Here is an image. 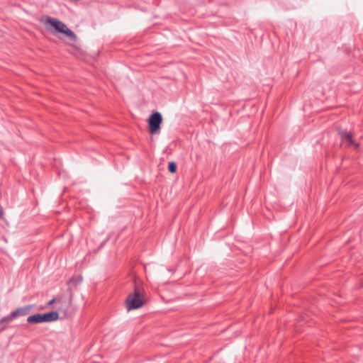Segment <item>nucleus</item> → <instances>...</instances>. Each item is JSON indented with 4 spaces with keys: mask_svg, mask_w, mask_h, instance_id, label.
<instances>
[{
    "mask_svg": "<svg viewBox=\"0 0 363 363\" xmlns=\"http://www.w3.org/2000/svg\"><path fill=\"white\" fill-rule=\"evenodd\" d=\"M27 322L29 323H35V324L41 323H42L41 313H37V314H34L33 315H30L27 318Z\"/></svg>",
    "mask_w": 363,
    "mask_h": 363,
    "instance_id": "0eeeda50",
    "label": "nucleus"
},
{
    "mask_svg": "<svg viewBox=\"0 0 363 363\" xmlns=\"http://www.w3.org/2000/svg\"><path fill=\"white\" fill-rule=\"evenodd\" d=\"M42 323H50L59 319V314L57 311L41 314Z\"/></svg>",
    "mask_w": 363,
    "mask_h": 363,
    "instance_id": "39448f33",
    "label": "nucleus"
},
{
    "mask_svg": "<svg viewBox=\"0 0 363 363\" xmlns=\"http://www.w3.org/2000/svg\"><path fill=\"white\" fill-rule=\"evenodd\" d=\"M82 281V278L81 277H72L69 279V284H72L73 282H75L76 284H77L78 283L81 282Z\"/></svg>",
    "mask_w": 363,
    "mask_h": 363,
    "instance_id": "1a4fd4ad",
    "label": "nucleus"
},
{
    "mask_svg": "<svg viewBox=\"0 0 363 363\" xmlns=\"http://www.w3.org/2000/svg\"><path fill=\"white\" fill-rule=\"evenodd\" d=\"M61 302V299L60 298H52V300H50L48 303V306H50L52 304H53L54 303H59Z\"/></svg>",
    "mask_w": 363,
    "mask_h": 363,
    "instance_id": "9d476101",
    "label": "nucleus"
},
{
    "mask_svg": "<svg viewBox=\"0 0 363 363\" xmlns=\"http://www.w3.org/2000/svg\"><path fill=\"white\" fill-rule=\"evenodd\" d=\"M339 135L341 136L342 139L346 142H347L350 145H355L357 148L359 147V144L356 143L352 139V135L351 133H348L346 130H338Z\"/></svg>",
    "mask_w": 363,
    "mask_h": 363,
    "instance_id": "423d86ee",
    "label": "nucleus"
},
{
    "mask_svg": "<svg viewBox=\"0 0 363 363\" xmlns=\"http://www.w3.org/2000/svg\"><path fill=\"white\" fill-rule=\"evenodd\" d=\"M144 303L143 291L135 284L134 292L130 294L126 298V308L128 311L137 309L142 307Z\"/></svg>",
    "mask_w": 363,
    "mask_h": 363,
    "instance_id": "f257e3e1",
    "label": "nucleus"
},
{
    "mask_svg": "<svg viewBox=\"0 0 363 363\" xmlns=\"http://www.w3.org/2000/svg\"><path fill=\"white\" fill-rule=\"evenodd\" d=\"M47 23L53 26L58 32L67 35L71 40H76L77 36L75 33L69 29L67 26L62 21L51 17H48L47 19Z\"/></svg>",
    "mask_w": 363,
    "mask_h": 363,
    "instance_id": "7ed1b4c3",
    "label": "nucleus"
},
{
    "mask_svg": "<svg viewBox=\"0 0 363 363\" xmlns=\"http://www.w3.org/2000/svg\"><path fill=\"white\" fill-rule=\"evenodd\" d=\"M168 170L171 173H174L177 171V164L174 162H170L168 164Z\"/></svg>",
    "mask_w": 363,
    "mask_h": 363,
    "instance_id": "6e6552de",
    "label": "nucleus"
},
{
    "mask_svg": "<svg viewBox=\"0 0 363 363\" xmlns=\"http://www.w3.org/2000/svg\"><path fill=\"white\" fill-rule=\"evenodd\" d=\"M162 122V116L160 113L155 112L149 118L148 125L152 134L156 133L160 128Z\"/></svg>",
    "mask_w": 363,
    "mask_h": 363,
    "instance_id": "20e7f679",
    "label": "nucleus"
},
{
    "mask_svg": "<svg viewBox=\"0 0 363 363\" xmlns=\"http://www.w3.org/2000/svg\"><path fill=\"white\" fill-rule=\"evenodd\" d=\"M0 218H4V211L2 208H0Z\"/></svg>",
    "mask_w": 363,
    "mask_h": 363,
    "instance_id": "9b49d317",
    "label": "nucleus"
},
{
    "mask_svg": "<svg viewBox=\"0 0 363 363\" xmlns=\"http://www.w3.org/2000/svg\"><path fill=\"white\" fill-rule=\"evenodd\" d=\"M32 305H27L23 307L16 308L15 311L11 312L9 315L2 318L0 320V331L4 330L9 323L12 321L13 319L27 315L33 309Z\"/></svg>",
    "mask_w": 363,
    "mask_h": 363,
    "instance_id": "f03ea898",
    "label": "nucleus"
}]
</instances>
